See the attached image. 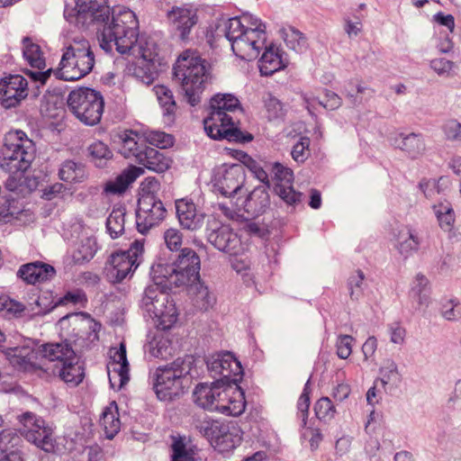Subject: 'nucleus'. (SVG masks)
Returning <instances> with one entry per match:
<instances>
[{
	"mask_svg": "<svg viewBox=\"0 0 461 461\" xmlns=\"http://www.w3.org/2000/svg\"><path fill=\"white\" fill-rule=\"evenodd\" d=\"M144 252V240H136L128 250L112 254L106 267L107 276L113 283H121L140 265Z\"/></svg>",
	"mask_w": 461,
	"mask_h": 461,
	"instance_id": "15",
	"label": "nucleus"
},
{
	"mask_svg": "<svg viewBox=\"0 0 461 461\" xmlns=\"http://www.w3.org/2000/svg\"><path fill=\"white\" fill-rule=\"evenodd\" d=\"M224 32L232 51L240 59H257L266 45V26L252 14L229 19Z\"/></svg>",
	"mask_w": 461,
	"mask_h": 461,
	"instance_id": "4",
	"label": "nucleus"
},
{
	"mask_svg": "<svg viewBox=\"0 0 461 461\" xmlns=\"http://www.w3.org/2000/svg\"><path fill=\"white\" fill-rule=\"evenodd\" d=\"M155 283L146 287L142 297V305L150 316L157 319V326L159 330H169L177 321L178 312L168 294L163 288H172L174 285H166L163 277L156 275L153 268Z\"/></svg>",
	"mask_w": 461,
	"mask_h": 461,
	"instance_id": "7",
	"label": "nucleus"
},
{
	"mask_svg": "<svg viewBox=\"0 0 461 461\" xmlns=\"http://www.w3.org/2000/svg\"><path fill=\"white\" fill-rule=\"evenodd\" d=\"M175 206L176 218L183 229L196 231L203 227L205 213L197 209L196 204L191 198L176 199Z\"/></svg>",
	"mask_w": 461,
	"mask_h": 461,
	"instance_id": "24",
	"label": "nucleus"
},
{
	"mask_svg": "<svg viewBox=\"0 0 461 461\" xmlns=\"http://www.w3.org/2000/svg\"><path fill=\"white\" fill-rule=\"evenodd\" d=\"M282 34L283 39L289 49L294 50L296 52H301L306 48V38L300 31L294 27L283 29Z\"/></svg>",
	"mask_w": 461,
	"mask_h": 461,
	"instance_id": "44",
	"label": "nucleus"
},
{
	"mask_svg": "<svg viewBox=\"0 0 461 461\" xmlns=\"http://www.w3.org/2000/svg\"><path fill=\"white\" fill-rule=\"evenodd\" d=\"M246 160L243 162L249 170L257 177L260 182L264 183L267 186H270L268 175L266 170L255 159L244 154Z\"/></svg>",
	"mask_w": 461,
	"mask_h": 461,
	"instance_id": "57",
	"label": "nucleus"
},
{
	"mask_svg": "<svg viewBox=\"0 0 461 461\" xmlns=\"http://www.w3.org/2000/svg\"><path fill=\"white\" fill-rule=\"evenodd\" d=\"M167 17L180 39L185 41L198 23V9L191 4L176 5L167 12Z\"/></svg>",
	"mask_w": 461,
	"mask_h": 461,
	"instance_id": "20",
	"label": "nucleus"
},
{
	"mask_svg": "<svg viewBox=\"0 0 461 461\" xmlns=\"http://www.w3.org/2000/svg\"><path fill=\"white\" fill-rule=\"evenodd\" d=\"M390 340L394 344L402 345L404 342L406 330L400 323L394 322L389 325Z\"/></svg>",
	"mask_w": 461,
	"mask_h": 461,
	"instance_id": "64",
	"label": "nucleus"
},
{
	"mask_svg": "<svg viewBox=\"0 0 461 461\" xmlns=\"http://www.w3.org/2000/svg\"><path fill=\"white\" fill-rule=\"evenodd\" d=\"M429 280L422 274H418L415 276V280L413 285L411 287V291L418 297L419 303L423 304L426 303L429 298Z\"/></svg>",
	"mask_w": 461,
	"mask_h": 461,
	"instance_id": "50",
	"label": "nucleus"
},
{
	"mask_svg": "<svg viewBox=\"0 0 461 461\" xmlns=\"http://www.w3.org/2000/svg\"><path fill=\"white\" fill-rule=\"evenodd\" d=\"M263 101L268 120L281 119L285 116L284 104L276 97L267 93Z\"/></svg>",
	"mask_w": 461,
	"mask_h": 461,
	"instance_id": "45",
	"label": "nucleus"
},
{
	"mask_svg": "<svg viewBox=\"0 0 461 461\" xmlns=\"http://www.w3.org/2000/svg\"><path fill=\"white\" fill-rule=\"evenodd\" d=\"M195 429L205 438H207L213 447L222 429H225V424L218 420H211L207 417L196 420L194 423Z\"/></svg>",
	"mask_w": 461,
	"mask_h": 461,
	"instance_id": "38",
	"label": "nucleus"
},
{
	"mask_svg": "<svg viewBox=\"0 0 461 461\" xmlns=\"http://www.w3.org/2000/svg\"><path fill=\"white\" fill-rule=\"evenodd\" d=\"M111 11L106 0H76L73 9H65L64 16L70 23L79 26L95 24L98 31V40L101 43L102 33L107 27H111L114 16L119 14L120 10Z\"/></svg>",
	"mask_w": 461,
	"mask_h": 461,
	"instance_id": "11",
	"label": "nucleus"
},
{
	"mask_svg": "<svg viewBox=\"0 0 461 461\" xmlns=\"http://www.w3.org/2000/svg\"><path fill=\"white\" fill-rule=\"evenodd\" d=\"M208 369L216 382L223 386L237 384L243 374L240 362L230 352L212 357Z\"/></svg>",
	"mask_w": 461,
	"mask_h": 461,
	"instance_id": "17",
	"label": "nucleus"
},
{
	"mask_svg": "<svg viewBox=\"0 0 461 461\" xmlns=\"http://www.w3.org/2000/svg\"><path fill=\"white\" fill-rule=\"evenodd\" d=\"M201 260L197 253L190 249H182L177 258L172 264H158L155 267L156 275L163 277L166 285L174 287L195 284L200 279Z\"/></svg>",
	"mask_w": 461,
	"mask_h": 461,
	"instance_id": "10",
	"label": "nucleus"
},
{
	"mask_svg": "<svg viewBox=\"0 0 461 461\" xmlns=\"http://www.w3.org/2000/svg\"><path fill=\"white\" fill-rule=\"evenodd\" d=\"M222 430L213 447L219 448L220 451H228L234 448L239 443L240 438L230 431L227 424H225V429Z\"/></svg>",
	"mask_w": 461,
	"mask_h": 461,
	"instance_id": "49",
	"label": "nucleus"
},
{
	"mask_svg": "<svg viewBox=\"0 0 461 461\" xmlns=\"http://www.w3.org/2000/svg\"><path fill=\"white\" fill-rule=\"evenodd\" d=\"M59 178L69 184L82 183L87 178V173L83 164L73 160H66L59 171Z\"/></svg>",
	"mask_w": 461,
	"mask_h": 461,
	"instance_id": "35",
	"label": "nucleus"
},
{
	"mask_svg": "<svg viewBox=\"0 0 461 461\" xmlns=\"http://www.w3.org/2000/svg\"><path fill=\"white\" fill-rule=\"evenodd\" d=\"M55 274V268L42 261L23 264L17 271V276L27 285L46 282L50 280Z\"/></svg>",
	"mask_w": 461,
	"mask_h": 461,
	"instance_id": "25",
	"label": "nucleus"
},
{
	"mask_svg": "<svg viewBox=\"0 0 461 461\" xmlns=\"http://www.w3.org/2000/svg\"><path fill=\"white\" fill-rule=\"evenodd\" d=\"M110 358L111 361L107 367L109 382L113 388L119 390L127 384L130 379V366L124 342H121L118 348H112L110 349Z\"/></svg>",
	"mask_w": 461,
	"mask_h": 461,
	"instance_id": "22",
	"label": "nucleus"
},
{
	"mask_svg": "<svg viewBox=\"0 0 461 461\" xmlns=\"http://www.w3.org/2000/svg\"><path fill=\"white\" fill-rule=\"evenodd\" d=\"M112 24L111 27L106 26L102 33L101 48L110 53L115 47L121 54L139 57V65L134 73L142 82L151 84L157 74L155 60L158 52L155 43L138 38V20L130 9L120 10Z\"/></svg>",
	"mask_w": 461,
	"mask_h": 461,
	"instance_id": "1",
	"label": "nucleus"
},
{
	"mask_svg": "<svg viewBox=\"0 0 461 461\" xmlns=\"http://www.w3.org/2000/svg\"><path fill=\"white\" fill-rule=\"evenodd\" d=\"M95 63V54L86 39L75 40L63 49L59 68L54 71L57 78L77 81L88 75Z\"/></svg>",
	"mask_w": 461,
	"mask_h": 461,
	"instance_id": "6",
	"label": "nucleus"
},
{
	"mask_svg": "<svg viewBox=\"0 0 461 461\" xmlns=\"http://www.w3.org/2000/svg\"><path fill=\"white\" fill-rule=\"evenodd\" d=\"M285 67L278 49L274 46L266 47L259 59V70L263 76H271Z\"/></svg>",
	"mask_w": 461,
	"mask_h": 461,
	"instance_id": "34",
	"label": "nucleus"
},
{
	"mask_svg": "<svg viewBox=\"0 0 461 461\" xmlns=\"http://www.w3.org/2000/svg\"><path fill=\"white\" fill-rule=\"evenodd\" d=\"M246 179L244 166L241 164H223L213 171L212 183L217 192L223 196L238 194Z\"/></svg>",
	"mask_w": 461,
	"mask_h": 461,
	"instance_id": "16",
	"label": "nucleus"
},
{
	"mask_svg": "<svg viewBox=\"0 0 461 461\" xmlns=\"http://www.w3.org/2000/svg\"><path fill=\"white\" fill-rule=\"evenodd\" d=\"M164 240L167 248L171 251L180 249L183 243V233L176 228H169L164 232Z\"/></svg>",
	"mask_w": 461,
	"mask_h": 461,
	"instance_id": "54",
	"label": "nucleus"
},
{
	"mask_svg": "<svg viewBox=\"0 0 461 461\" xmlns=\"http://www.w3.org/2000/svg\"><path fill=\"white\" fill-rule=\"evenodd\" d=\"M160 190V183L155 177H147L141 183L140 197L151 196L158 198V194Z\"/></svg>",
	"mask_w": 461,
	"mask_h": 461,
	"instance_id": "61",
	"label": "nucleus"
},
{
	"mask_svg": "<svg viewBox=\"0 0 461 461\" xmlns=\"http://www.w3.org/2000/svg\"><path fill=\"white\" fill-rule=\"evenodd\" d=\"M401 140L397 143L399 149L404 151L411 158L420 157L426 149L424 139L420 134H401Z\"/></svg>",
	"mask_w": 461,
	"mask_h": 461,
	"instance_id": "36",
	"label": "nucleus"
},
{
	"mask_svg": "<svg viewBox=\"0 0 461 461\" xmlns=\"http://www.w3.org/2000/svg\"><path fill=\"white\" fill-rule=\"evenodd\" d=\"M364 279L365 275L361 270H357L356 273L348 278V289L351 299L358 298Z\"/></svg>",
	"mask_w": 461,
	"mask_h": 461,
	"instance_id": "63",
	"label": "nucleus"
},
{
	"mask_svg": "<svg viewBox=\"0 0 461 461\" xmlns=\"http://www.w3.org/2000/svg\"><path fill=\"white\" fill-rule=\"evenodd\" d=\"M62 329L66 325L72 327L73 334L66 339L64 342L55 343L59 348L54 350L51 356L50 363L58 361L60 366L58 367L59 377L70 387L77 386L85 377V369L79 363L77 355L72 348L69 341L76 342L79 339H85L83 331L86 330L87 339H90L94 333V339H97V332L100 330V324L93 320L83 321L78 314L67 315L59 321Z\"/></svg>",
	"mask_w": 461,
	"mask_h": 461,
	"instance_id": "3",
	"label": "nucleus"
},
{
	"mask_svg": "<svg viewBox=\"0 0 461 461\" xmlns=\"http://www.w3.org/2000/svg\"><path fill=\"white\" fill-rule=\"evenodd\" d=\"M207 240L218 250L230 256H236L243 250L240 238L225 224L213 220L208 222Z\"/></svg>",
	"mask_w": 461,
	"mask_h": 461,
	"instance_id": "19",
	"label": "nucleus"
},
{
	"mask_svg": "<svg viewBox=\"0 0 461 461\" xmlns=\"http://www.w3.org/2000/svg\"><path fill=\"white\" fill-rule=\"evenodd\" d=\"M88 152L91 161L98 167H103L113 157L108 146L100 140L94 141L88 147Z\"/></svg>",
	"mask_w": 461,
	"mask_h": 461,
	"instance_id": "41",
	"label": "nucleus"
},
{
	"mask_svg": "<svg viewBox=\"0 0 461 461\" xmlns=\"http://www.w3.org/2000/svg\"><path fill=\"white\" fill-rule=\"evenodd\" d=\"M274 174L275 193L287 204H295L301 201L302 194L296 192L293 187V170L284 165L276 162L272 166Z\"/></svg>",
	"mask_w": 461,
	"mask_h": 461,
	"instance_id": "21",
	"label": "nucleus"
},
{
	"mask_svg": "<svg viewBox=\"0 0 461 461\" xmlns=\"http://www.w3.org/2000/svg\"><path fill=\"white\" fill-rule=\"evenodd\" d=\"M173 69L187 103L192 106L199 104L209 77L205 61L196 52L186 50L178 57Z\"/></svg>",
	"mask_w": 461,
	"mask_h": 461,
	"instance_id": "5",
	"label": "nucleus"
},
{
	"mask_svg": "<svg viewBox=\"0 0 461 461\" xmlns=\"http://www.w3.org/2000/svg\"><path fill=\"white\" fill-rule=\"evenodd\" d=\"M23 54L32 68L43 70L46 67L45 59L41 47L33 43L29 38L23 40Z\"/></svg>",
	"mask_w": 461,
	"mask_h": 461,
	"instance_id": "39",
	"label": "nucleus"
},
{
	"mask_svg": "<svg viewBox=\"0 0 461 461\" xmlns=\"http://www.w3.org/2000/svg\"><path fill=\"white\" fill-rule=\"evenodd\" d=\"M58 348L59 345L55 343H47L37 348L21 347L9 348L7 356L11 365L17 370L34 373L41 376L50 370L51 356Z\"/></svg>",
	"mask_w": 461,
	"mask_h": 461,
	"instance_id": "12",
	"label": "nucleus"
},
{
	"mask_svg": "<svg viewBox=\"0 0 461 461\" xmlns=\"http://www.w3.org/2000/svg\"><path fill=\"white\" fill-rule=\"evenodd\" d=\"M145 140L153 146L164 149L173 145L174 138L172 135L163 131H150L147 133Z\"/></svg>",
	"mask_w": 461,
	"mask_h": 461,
	"instance_id": "52",
	"label": "nucleus"
},
{
	"mask_svg": "<svg viewBox=\"0 0 461 461\" xmlns=\"http://www.w3.org/2000/svg\"><path fill=\"white\" fill-rule=\"evenodd\" d=\"M137 163L149 170L163 173L170 167L172 160L163 151L147 146L143 153H139Z\"/></svg>",
	"mask_w": 461,
	"mask_h": 461,
	"instance_id": "29",
	"label": "nucleus"
},
{
	"mask_svg": "<svg viewBox=\"0 0 461 461\" xmlns=\"http://www.w3.org/2000/svg\"><path fill=\"white\" fill-rule=\"evenodd\" d=\"M221 398L217 411L225 415L239 416L245 411V398L240 388L223 386Z\"/></svg>",
	"mask_w": 461,
	"mask_h": 461,
	"instance_id": "27",
	"label": "nucleus"
},
{
	"mask_svg": "<svg viewBox=\"0 0 461 461\" xmlns=\"http://www.w3.org/2000/svg\"><path fill=\"white\" fill-rule=\"evenodd\" d=\"M442 131L449 140H461V122L455 119L445 122Z\"/></svg>",
	"mask_w": 461,
	"mask_h": 461,
	"instance_id": "62",
	"label": "nucleus"
},
{
	"mask_svg": "<svg viewBox=\"0 0 461 461\" xmlns=\"http://www.w3.org/2000/svg\"><path fill=\"white\" fill-rule=\"evenodd\" d=\"M380 375L382 376L381 383L384 385L400 380L397 366L392 360H388L385 365L380 368Z\"/></svg>",
	"mask_w": 461,
	"mask_h": 461,
	"instance_id": "58",
	"label": "nucleus"
},
{
	"mask_svg": "<svg viewBox=\"0 0 461 461\" xmlns=\"http://www.w3.org/2000/svg\"><path fill=\"white\" fill-rule=\"evenodd\" d=\"M23 435L29 442L33 443L43 451L48 453L54 452L56 440L50 427L46 426L41 430H25L23 432Z\"/></svg>",
	"mask_w": 461,
	"mask_h": 461,
	"instance_id": "33",
	"label": "nucleus"
},
{
	"mask_svg": "<svg viewBox=\"0 0 461 461\" xmlns=\"http://www.w3.org/2000/svg\"><path fill=\"white\" fill-rule=\"evenodd\" d=\"M223 390V385L219 382L212 383V384H199L196 385L193 398L194 402L204 410L217 411L221 395Z\"/></svg>",
	"mask_w": 461,
	"mask_h": 461,
	"instance_id": "26",
	"label": "nucleus"
},
{
	"mask_svg": "<svg viewBox=\"0 0 461 461\" xmlns=\"http://www.w3.org/2000/svg\"><path fill=\"white\" fill-rule=\"evenodd\" d=\"M28 95V82L21 75H11L0 81V103L5 108L18 105Z\"/></svg>",
	"mask_w": 461,
	"mask_h": 461,
	"instance_id": "23",
	"label": "nucleus"
},
{
	"mask_svg": "<svg viewBox=\"0 0 461 461\" xmlns=\"http://www.w3.org/2000/svg\"><path fill=\"white\" fill-rule=\"evenodd\" d=\"M146 148L145 138L135 131H126L122 136L120 153L126 158H132L137 163L139 153H143Z\"/></svg>",
	"mask_w": 461,
	"mask_h": 461,
	"instance_id": "31",
	"label": "nucleus"
},
{
	"mask_svg": "<svg viewBox=\"0 0 461 461\" xmlns=\"http://www.w3.org/2000/svg\"><path fill=\"white\" fill-rule=\"evenodd\" d=\"M316 417L324 421H329L335 417L336 408L329 397L320 398L314 405Z\"/></svg>",
	"mask_w": 461,
	"mask_h": 461,
	"instance_id": "46",
	"label": "nucleus"
},
{
	"mask_svg": "<svg viewBox=\"0 0 461 461\" xmlns=\"http://www.w3.org/2000/svg\"><path fill=\"white\" fill-rule=\"evenodd\" d=\"M434 211L440 228L444 231H451L455 223V212L450 203H439L434 206Z\"/></svg>",
	"mask_w": 461,
	"mask_h": 461,
	"instance_id": "42",
	"label": "nucleus"
},
{
	"mask_svg": "<svg viewBox=\"0 0 461 461\" xmlns=\"http://www.w3.org/2000/svg\"><path fill=\"white\" fill-rule=\"evenodd\" d=\"M155 283L146 287L142 297V305L150 316L157 319V326L159 330H169L177 321L178 312L168 294L163 288H172L174 285H166L163 277L156 275L153 268Z\"/></svg>",
	"mask_w": 461,
	"mask_h": 461,
	"instance_id": "8",
	"label": "nucleus"
},
{
	"mask_svg": "<svg viewBox=\"0 0 461 461\" xmlns=\"http://www.w3.org/2000/svg\"><path fill=\"white\" fill-rule=\"evenodd\" d=\"M267 185L255 187L246 197L242 205L244 211L251 217L255 218L265 212L270 203L269 194Z\"/></svg>",
	"mask_w": 461,
	"mask_h": 461,
	"instance_id": "28",
	"label": "nucleus"
},
{
	"mask_svg": "<svg viewBox=\"0 0 461 461\" xmlns=\"http://www.w3.org/2000/svg\"><path fill=\"white\" fill-rule=\"evenodd\" d=\"M142 173L143 169L138 167H131L123 170L113 180L107 181L104 184V193L106 194H122Z\"/></svg>",
	"mask_w": 461,
	"mask_h": 461,
	"instance_id": "30",
	"label": "nucleus"
},
{
	"mask_svg": "<svg viewBox=\"0 0 461 461\" xmlns=\"http://www.w3.org/2000/svg\"><path fill=\"white\" fill-rule=\"evenodd\" d=\"M396 249L405 258L417 251L420 247V240L409 228H403L396 235Z\"/></svg>",
	"mask_w": 461,
	"mask_h": 461,
	"instance_id": "37",
	"label": "nucleus"
},
{
	"mask_svg": "<svg viewBox=\"0 0 461 461\" xmlns=\"http://www.w3.org/2000/svg\"><path fill=\"white\" fill-rule=\"evenodd\" d=\"M125 209L113 208L106 221V229L112 239H116L124 232Z\"/></svg>",
	"mask_w": 461,
	"mask_h": 461,
	"instance_id": "40",
	"label": "nucleus"
},
{
	"mask_svg": "<svg viewBox=\"0 0 461 461\" xmlns=\"http://www.w3.org/2000/svg\"><path fill=\"white\" fill-rule=\"evenodd\" d=\"M35 157L34 142L21 130L9 131L4 139L1 167L12 175L24 173Z\"/></svg>",
	"mask_w": 461,
	"mask_h": 461,
	"instance_id": "9",
	"label": "nucleus"
},
{
	"mask_svg": "<svg viewBox=\"0 0 461 461\" xmlns=\"http://www.w3.org/2000/svg\"><path fill=\"white\" fill-rule=\"evenodd\" d=\"M21 421L23 423L22 433L25 430H41L47 426L43 419L37 417L32 412L23 413L21 417Z\"/></svg>",
	"mask_w": 461,
	"mask_h": 461,
	"instance_id": "56",
	"label": "nucleus"
},
{
	"mask_svg": "<svg viewBox=\"0 0 461 461\" xmlns=\"http://www.w3.org/2000/svg\"><path fill=\"white\" fill-rule=\"evenodd\" d=\"M153 92L157 96L159 104L167 115L175 113L176 109V104L174 100L172 91L163 85H158L153 87Z\"/></svg>",
	"mask_w": 461,
	"mask_h": 461,
	"instance_id": "43",
	"label": "nucleus"
},
{
	"mask_svg": "<svg viewBox=\"0 0 461 461\" xmlns=\"http://www.w3.org/2000/svg\"><path fill=\"white\" fill-rule=\"evenodd\" d=\"M244 110L240 100L231 94H216L210 100V112L203 119L206 134L213 140H227L247 143L253 140L251 133L240 130V116Z\"/></svg>",
	"mask_w": 461,
	"mask_h": 461,
	"instance_id": "2",
	"label": "nucleus"
},
{
	"mask_svg": "<svg viewBox=\"0 0 461 461\" xmlns=\"http://www.w3.org/2000/svg\"><path fill=\"white\" fill-rule=\"evenodd\" d=\"M172 461H194L193 455L186 449L182 438L176 439L172 444Z\"/></svg>",
	"mask_w": 461,
	"mask_h": 461,
	"instance_id": "59",
	"label": "nucleus"
},
{
	"mask_svg": "<svg viewBox=\"0 0 461 461\" xmlns=\"http://www.w3.org/2000/svg\"><path fill=\"white\" fill-rule=\"evenodd\" d=\"M230 260L231 267L244 278V282L252 281L250 273V261L248 257H239V254L232 256Z\"/></svg>",
	"mask_w": 461,
	"mask_h": 461,
	"instance_id": "51",
	"label": "nucleus"
},
{
	"mask_svg": "<svg viewBox=\"0 0 461 461\" xmlns=\"http://www.w3.org/2000/svg\"><path fill=\"white\" fill-rule=\"evenodd\" d=\"M189 370L185 361L176 358L172 363L158 367L153 375V389L160 401H173L184 393V381Z\"/></svg>",
	"mask_w": 461,
	"mask_h": 461,
	"instance_id": "13",
	"label": "nucleus"
},
{
	"mask_svg": "<svg viewBox=\"0 0 461 461\" xmlns=\"http://www.w3.org/2000/svg\"><path fill=\"white\" fill-rule=\"evenodd\" d=\"M310 404V389L308 387V384H306L297 402V414L298 417L302 420L303 427L306 426L307 424Z\"/></svg>",
	"mask_w": 461,
	"mask_h": 461,
	"instance_id": "53",
	"label": "nucleus"
},
{
	"mask_svg": "<svg viewBox=\"0 0 461 461\" xmlns=\"http://www.w3.org/2000/svg\"><path fill=\"white\" fill-rule=\"evenodd\" d=\"M22 212L18 201L15 199H6L0 204V223H7L17 218Z\"/></svg>",
	"mask_w": 461,
	"mask_h": 461,
	"instance_id": "47",
	"label": "nucleus"
},
{
	"mask_svg": "<svg viewBox=\"0 0 461 461\" xmlns=\"http://www.w3.org/2000/svg\"><path fill=\"white\" fill-rule=\"evenodd\" d=\"M68 106L80 122L93 126L101 121L104 102L100 92L84 87L69 93Z\"/></svg>",
	"mask_w": 461,
	"mask_h": 461,
	"instance_id": "14",
	"label": "nucleus"
},
{
	"mask_svg": "<svg viewBox=\"0 0 461 461\" xmlns=\"http://www.w3.org/2000/svg\"><path fill=\"white\" fill-rule=\"evenodd\" d=\"M310 139L301 138L293 147L291 151L292 158L298 163H303L309 156Z\"/></svg>",
	"mask_w": 461,
	"mask_h": 461,
	"instance_id": "55",
	"label": "nucleus"
},
{
	"mask_svg": "<svg viewBox=\"0 0 461 461\" xmlns=\"http://www.w3.org/2000/svg\"><path fill=\"white\" fill-rule=\"evenodd\" d=\"M354 338L350 335H340L336 343L337 355L341 359H347L352 353Z\"/></svg>",
	"mask_w": 461,
	"mask_h": 461,
	"instance_id": "60",
	"label": "nucleus"
},
{
	"mask_svg": "<svg viewBox=\"0 0 461 461\" xmlns=\"http://www.w3.org/2000/svg\"><path fill=\"white\" fill-rule=\"evenodd\" d=\"M167 210L159 198L151 196L140 197L136 212L138 230L145 234L158 226L166 217Z\"/></svg>",
	"mask_w": 461,
	"mask_h": 461,
	"instance_id": "18",
	"label": "nucleus"
},
{
	"mask_svg": "<svg viewBox=\"0 0 461 461\" xmlns=\"http://www.w3.org/2000/svg\"><path fill=\"white\" fill-rule=\"evenodd\" d=\"M100 426L104 429L107 438L112 439L120 431L121 420L116 402H111L100 417Z\"/></svg>",
	"mask_w": 461,
	"mask_h": 461,
	"instance_id": "32",
	"label": "nucleus"
},
{
	"mask_svg": "<svg viewBox=\"0 0 461 461\" xmlns=\"http://www.w3.org/2000/svg\"><path fill=\"white\" fill-rule=\"evenodd\" d=\"M440 312L447 321H458L461 319V303L456 298L448 299L442 303Z\"/></svg>",
	"mask_w": 461,
	"mask_h": 461,
	"instance_id": "48",
	"label": "nucleus"
}]
</instances>
